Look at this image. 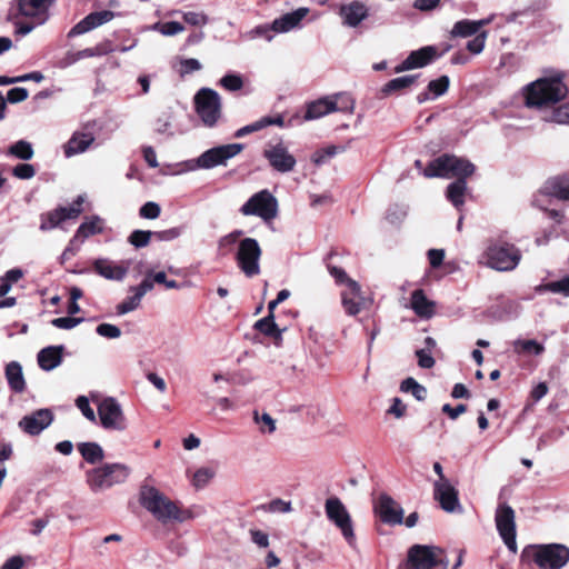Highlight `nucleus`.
<instances>
[{
  "label": "nucleus",
  "instance_id": "f257e3e1",
  "mask_svg": "<svg viewBox=\"0 0 569 569\" xmlns=\"http://www.w3.org/2000/svg\"><path fill=\"white\" fill-rule=\"evenodd\" d=\"M140 503L162 523L169 521L183 522L194 518V513L191 510L179 508L174 501L152 486L144 485L141 487Z\"/></svg>",
  "mask_w": 569,
  "mask_h": 569
},
{
  "label": "nucleus",
  "instance_id": "f03ea898",
  "mask_svg": "<svg viewBox=\"0 0 569 569\" xmlns=\"http://www.w3.org/2000/svg\"><path fill=\"white\" fill-rule=\"evenodd\" d=\"M567 96V87L560 74L540 78L525 89V102L529 108H543L555 104Z\"/></svg>",
  "mask_w": 569,
  "mask_h": 569
},
{
  "label": "nucleus",
  "instance_id": "7ed1b4c3",
  "mask_svg": "<svg viewBox=\"0 0 569 569\" xmlns=\"http://www.w3.org/2000/svg\"><path fill=\"white\" fill-rule=\"evenodd\" d=\"M521 559L540 569H561L569 562V548L561 543L531 545L522 550Z\"/></svg>",
  "mask_w": 569,
  "mask_h": 569
},
{
  "label": "nucleus",
  "instance_id": "20e7f679",
  "mask_svg": "<svg viewBox=\"0 0 569 569\" xmlns=\"http://www.w3.org/2000/svg\"><path fill=\"white\" fill-rule=\"evenodd\" d=\"M486 264L498 271H511L521 260L520 250L512 243L503 240H491L485 252Z\"/></svg>",
  "mask_w": 569,
  "mask_h": 569
},
{
  "label": "nucleus",
  "instance_id": "39448f33",
  "mask_svg": "<svg viewBox=\"0 0 569 569\" xmlns=\"http://www.w3.org/2000/svg\"><path fill=\"white\" fill-rule=\"evenodd\" d=\"M475 172V166L467 159L456 156L443 154L433 161L423 170L427 178H457L467 179Z\"/></svg>",
  "mask_w": 569,
  "mask_h": 569
},
{
  "label": "nucleus",
  "instance_id": "423d86ee",
  "mask_svg": "<svg viewBox=\"0 0 569 569\" xmlns=\"http://www.w3.org/2000/svg\"><path fill=\"white\" fill-rule=\"evenodd\" d=\"M130 475V468L123 463H106L86 473V481L93 492H100L114 485L122 483Z\"/></svg>",
  "mask_w": 569,
  "mask_h": 569
},
{
  "label": "nucleus",
  "instance_id": "0eeeda50",
  "mask_svg": "<svg viewBox=\"0 0 569 569\" xmlns=\"http://www.w3.org/2000/svg\"><path fill=\"white\" fill-rule=\"evenodd\" d=\"M408 569H448L443 549L437 546L413 545L407 553Z\"/></svg>",
  "mask_w": 569,
  "mask_h": 569
},
{
  "label": "nucleus",
  "instance_id": "6e6552de",
  "mask_svg": "<svg viewBox=\"0 0 569 569\" xmlns=\"http://www.w3.org/2000/svg\"><path fill=\"white\" fill-rule=\"evenodd\" d=\"M243 216H256L264 222L272 221L278 216V200L267 189L252 194L240 208Z\"/></svg>",
  "mask_w": 569,
  "mask_h": 569
},
{
  "label": "nucleus",
  "instance_id": "1a4fd4ad",
  "mask_svg": "<svg viewBox=\"0 0 569 569\" xmlns=\"http://www.w3.org/2000/svg\"><path fill=\"white\" fill-rule=\"evenodd\" d=\"M196 111L207 127H213L221 116V98L210 88H201L194 96Z\"/></svg>",
  "mask_w": 569,
  "mask_h": 569
},
{
  "label": "nucleus",
  "instance_id": "9d476101",
  "mask_svg": "<svg viewBox=\"0 0 569 569\" xmlns=\"http://www.w3.org/2000/svg\"><path fill=\"white\" fill-rule=\"evenodd\" d=\"M261 248L253 238H244L239 241L236 252V261L239 269L249 278L260 273Z\"/></svg>",
  "mask_w": 569,
  "mask_h": 569
},
{
  "label": "nucleus",
  "instance_id": "9b49d317",
  "mask_svg": "<svg viewBox=\"0 0 569 569\" xmlns=\"http://www.w3.org/2000/svg\"><path fill=\"white\" fill-rule=\"evenodd\" d=\"M325 511L327 518L335 523L347 542L352 546L356 540L352 520L341 500L337 497L328 498L325 503Z\"/></svg>",
  "mask_w": 569,
  "mask_h": 569
},
{
  "label": "nucleus",
  "instance_id": "f8f14e48",
  "mask_svg": "<svg viewBox=\"0 0 569 569\" xmlns=\"http://www.w3.org/2000/svg\"><path fill=\"white\" fill-rule=\"evenodd\" d=\"M98 417L106 430L124 431L128 428L121 405L112 397H107L98 403Z\"/></svg>",
  "mask_w": 569,
  "mask_h": 569
},
{
  "label": "nucleus",
  "instance_id": "ddd939ff",
  "mask_svg": "<svg viewBox=\"0 0 569 569\" xmlns=\"http://www.w3.org/2000/svg\"><path fill=\"white\" fill-rule=\"evenodd\" d=\"M495 522L499 536L505 545L512 552L517 551L516 542V515L515 510L507 502H500L495 513Z\"/></svg>",
  "mask_w": 569,
  "mask_h": 569
},
{
  "label": "nucleus",
  "instance_id": "4468645a",
  "mask_svg": "<svg viewBox=\"0 0 569 569\" xmlns=\"http://www.w3.org/2000/svg\"><path fill=\"white\" fill-rule=\"evenodd\" d=\"M243 150L242 143H230L211 148L197 158L190 169H211L239 154Z\"/></svg>",
  "mask_w": 569,
  "mask_h": 569
},
{
  "label": "nucleus",
  "instance_id": "2eb2a0df",
  "mask_svg": "<svg viewBox=\"0 0 569 569\" xmlns=\"http://www.w3.org/2000/svg\"><path fill=\"white\" fill-rule=\"evenodd\" d=\"M84 199L83 194H79L70 206L59 207L54 210L42 213L40 217V230L48 231L60 227V224L66 220L77 219L82 212Z\"/></svg>",
  "mask_w": 569,
  "mask_h": 569
},
{
  "label": "nucleus",
  "instance_id": "dca6fc26",
  "mask_svg": "<svg viewBox=\"0 0 569 569\" xmlns=\"http://www.w3.org/2000/svg\"><path fill=\"white\" fill-rule=\"evenodd\" d=\"M263 157L276 171L281 173L292 171L297 163L296 158L282 141L269 143L263 150Z\"/></svg>",
  "mask_w": 569,
  "mask_h": 569
},
{
  "label": "nucleus",
  "instance_id": "f3484780",
  "mask_svg": "<svg viewBox=\"0 0 569 569\" xmlns=\"http://www.w3.org/2000/svg\"><path fill=\"white\" fill-rule=\"evenodd\" d=\"M340 296L342 307L348 316H357L371 305V300L363 296L360 284L355 280H348V286L345 287Z\"/></svg>",
  "mask_w": 569,
  "mask_h": 569
},
{
  "label": "nucleus",
  "instance_id": "a211bd4d",
  "mask_svg": "<svg viewBox=\"0 0 569 569\" xmlns=\"http://www.w3.org/2000/svg\"><path fill=\"white\" fill-rule=\"evenodd\" d=\"M433 498L440 503V507L449 513L461 511L459 502L458 490L449 481H435L433 483Z\"/></svg>",
  "mask_w": 569,
  "mask_h": 569
},
{
  "label": "nucleus",
  "instance_id": "6ab92c4d",
  "mask_svg": "<svg viewBox=\"0 0 569 569\" xmlns=\"http://www.w3.org/2000/svg\"><path fill=\"white\" fill-rule=\"evenodd\" d=\"M338 14L343 26L358 28L370 17V8L362 1L353 0L340 4Z\"/></svg>",
  "mask_w": 569,
  "mask_h": 569
},
{
  "label": "nucleus",
  "instance_id": "aec40b11",
  "mask_svg": "<svg viewBox=\"0 0 569 569\" xmlns=\"http://www.w3.org/2000/svg\"><path fill=\"white\" fill-rule=\"evenodd\" d=\"M375 511L385 523L401 525L403 522L402 508L388 495L379 497Z\"/></svg>",
  "mask_w": 569,
  "mask_h": 569
},
{
  "label": "nucleus",
  "instance_id": "412c9836",
  "mask_svg": "<svg viewBox=\"0 0 569 569\" xmlns=\"http://www.w3.org/2000/svg\"><path fill=\"white\" fill-rule=\"evenodd\" d=\"M53 413L50 409H38L24 416L19 421V427L28 435L37 436L51 425Z\"/></svg>",
  "mask_w": 569,
  "mask_h": 569
},
{
  "label": "nucleus",
  "instance_id": "4be33fe9",
  "mask_svg": "<svg viewBox=\"0 0 569 569\" xmlns=\"http://www.w3.org/2000/svg\"><path fill=\"white\" fill-rule=\"evenodd\" d=\"M51 0H19L18 7L21 16L36 20L42 24L48 19V9Z\"/></svg>",
  "mask_w": 569,
  "mask_h": 569
},
{
  "label": "nucleus",
  "instance_id": "5701e85b",
  "mask_svg": "<svg viewBox=\"0 0 569 569\" xmlns=\"http://www.w3.org/2000/svg\"><path fill=\"white\" fill-rule=\"evenodd\" d=\"M114 13L109 10H102L92 12L79 21L68 33V37H76L83 34L106 22H109L113 18Z\"/></svg>",
  "mask_w": 569,
  "mask_h": 569
},
{
  "label": "nucleus",
  "instance_id": "b1692460",
  "mask_svg": "<svg viewBox=\"0 0 569 569\" xmlns=\"http://www.w3.org/2000/svg\"><path fill=\"white\" fill-rule=\"evenodd\" d=\"M436 57L435 47H423L412 51L400 64L395 68L396 72H402L415 68H422L433 60Z\"/></svg>",
  "mask_w": 569,
  "mask_h": 569
},
{
  "label": "nucleus",
  "instance_id": "393cba45",
  "mask_svg": "<svg viewBox=\"0 0 569 569\" xmlns=\"http://www.w3.org/2000/svg\"><path fill=\"white\" fill-rule=\"evenodd\" d=\"M23 277V272L19 268L8 270L0 278V309L2 308H11L16 305V298L13 297H4L12 288V286L18 282Z\"/></svg>",
  "mask_w": 569,
  "mask_h": 569
},
{
  "label": "nucleus",
  "instance_id": "a878e982",
  "mask_svg": "<svg viewBox=\"0 0 569 569\" xmlns=\"http://www.w3.org/2000/svg\"><path fill=\"white\" fill-rule=\"evenodd\" d=\"M337 97L338 96L326 97V98H321V99L310 102L307 106V111L303 117L305 120L309 121V120L319 119L323 116H327L331 112L337 111L338 110Z\"/></svg>",
  "mask_w": 569,
  "mask_h": 569
},
{
  "label": "nucleus",
  "instance_id": "bb28decb",
  "mask_svg": "<svg viewBox=\"0 0 569 569\" xmlns=\"http://www.w3.org/2000/svg\"><path fill=\"white\" fill-rule=\"evenodd\" d=\"M93 268L98 274L108 280L120 281L126 277L128 272V267L114 263L113 261L106 258L97 259L93 262Z\"/></svg>",
  "mask_w": 569,
  "mask_h": 569
},
{
  "label": "nucleus",
  "instance_id": "cd10ccee",
  "mask_svg": "<svg viewBox=\"0 0 569 569\" xmlns=\"http://www.w3.org/2000/svg\"><path fill=\"white\" fill-rule=\"evenodd\" d=\"M94 137L91 132L76 131L63 147L64 156L70 158L88 150L93 143Z\"/></svg>",
  "mask_w": 569,
  "mask_h": 569
},
{
  "label": "nucleus",
  "instance_id": "c85d7f7f",
  "mask_svg": "<svg viewBox=\"0 0 569 569\" xmlns=\"http://www.w3.org/2000/svg\"><path fill=\"white\" fill-rule=\"evenodd\" d=\"M63 346L46 347L38 353V363L46 371L53 370L62 361Z\"/></svg>",
  "mask_w": 569,
  "mask_h": 569
},
{
  "label": "nucleus",
  "instance_id": "c756f323",
  "mask_svg": "<svg viewBox=\"0 0 569 569\" xmlns=\"http://www.w3.org/2000/svg\"><path fill=\"white\" fill-rule=\"evenodd\" d=\"M307 8H299L293 12L286 13L272 22L271 29L276 32L290 31L299 24V22L307 16Z\"/></svg>",
  "mask_w": 569,
  "mask_h": 569
},
{
  "label": "nucleus",
  "instance_id": "7c9ffc66",
  "mask_svg": "<svg viewBox=\"0 0 569 569\" xmlns=\"http://www.w3.org/2000/svg\"><path fill=\"white\" fill-rule=\"evenodd\" d=\"M410 306L420 318H430L435 313V303L430 301L423 290H415L411 295Z\"/></svg>",
  "mask_w": 569,
  "mask_h": 569
},
{
  "label": "nucleus",
  "instance_id": "2f4dec72",
  "mask_svg": "<svg viewBox=\"0 0 569 569\" xmlns=\"http://www.w3.org/2000/svg\"><path fill=\"white\" fill-rule=\"evenodd\" d=\"M6 378L10 389L17 393L24 391L26 381L22 373V367L19 362L12 361L6 367Z\"/></svg>",
  "mask_w": 569,
  "mask_h": 569
},
{
  "label": "nucleus",
  "instance_id": "473e14b6",
  "mask_svg": "<svg viewBox=\"0 0 569 569\" xmlns=\"http://www.w3.org/2000/svg\"><path fill=\"white\" fill-rule=\"evenodd\" d=\"M111 49H109L106 44H98L94 48H87L83 50H79L77 52H69L67 53L66 58L62 61V67L71 66L76 63L79 60L91 58V57H98V56H104L109 53Z\"/></svg>",
  "mask_w": 569,
  "mask_h": 569
},
{
  "label": "nucleus",
  "instance_id": "72a5a7b5",
  "mask_svg": "<svg viewBox=\"0 0 569 569\" xmlns=\"http://www.w3.org/2000/svg\"><path fill=\"white\" fill-rule=\"evenodd\" d=\"M449 83L450 81L447 76H441L440 78L430 81L428 84V91L421 92L417 96L418 102L423 103L425 101L431 98L435 99L442 96L443 93L447 92Z\"/></svg>",
  "mask_w": 569,
  "mask_h": 569
},
{
  "label": "nucleus",
  "instance_id": "f704fd0d",
  "mask_svg": "<svg viewBox=\"0 0 569 569\" xmlns=\"http://www.w3.org/2000/svg\"><path fill=\"white\" fill-rule=\"evenodd\" d=\"M545 191L561 200H569V176L551 178L545 186Z\"/></svg>",
  "mask_w": 569,
  "mask_h": 569
},
{
  "label": "nucleus",
  "instance_id": "c9c22d12",
  "mask_svg": "<svg viewBox=\"0 0 569 569\" xmlns=\"http://www.w3.org/2000/svg\"><path fill=\"white\" fill-rule=\"evenodd\" d=\"M487 23H488V20H478V21L468 20V19L460 20L455 23V26L451 30V34L453 37H462V38L470 37V36L477 34L478 31L480 30V28Z\"/></svg>",
  "mask_w": 569,
  "mask_h": 569
},
{
  "label": "nucleus",
  "instance_id": "e433bc0d",
  "mask_svg": "<svg viewBox=\"0 0 569 569\" xmlns=\"http://www.w3.org/2000/svg\"><path fill=\"white\" fill-rule=\"evenodd\" d=\"M467 190V181L465 179H457L451 182L447 188V199L457 208L460 209L465 203V192Z\"/></svg>",
  "mask_w": 569,
  "mask_h": 569
},
{
  "label": "nucleus",
  "instance_id": "4c0bfd02",
  "mask_svg": "<svg viewBox=\"0 0 569 569\" xmlns=\"http://www.w3.org/2000/svg\"><path fill=\"white\" fill-rule=\"evenodd\" d=\"M102 220L99 217L93 216L79 226L74 237L83 243V241L90 236L102 232Z\"/></svg>",
  "mask_w": 569,
  "mask_h": 569
},
{
  "label": "nucleus",
  "instance_id": "58836bf2",
  "mask_svg": "<svg viewBox=\"0 0 569 569\" xmlns=\"http://www.w3.org/2000/svg\"><path fill=\"white\" fill-rule=\"evenodd\" d=\"M78 450L83 459L92 465L101 461L104 458L103 449L97 442L79 443Z\"/></svg>",
  "mask_w": 569,
  "mask_h": 569
},
{
  "label": "nucleus",
  "instance_id": "ea45409f",
  "mask_svg": "<svg viewBox=\"0 0 569 569\" xmlns=\"http://www.w3.org/2000/svg\"><path fill=\"white\" fill-rule=\"evenodd\" d=\"M254 328L264 336L273 338L274 340H281L282 331L276 325L273 315H268L267 317L258 320L254 323Z\"/></svg>",
  "mask_w": 569,
  "mask_h": 569
},
{
  "label": "nucleus",
  "instance_id": "a19ab883",
  "mask_svg": "<svg viewBox=\"0 0 569 569\" xmlns=\"http://www.w3.org/2000/svg\"><path fill=\"white\" fill-rule=\"evenodd\" d=\"M417 79H418V76H416V74H408V76H402V77L391 79L382 87L381 92L383 94L388 96L392 92L407 89V88L411 87L416 82Z\"/></svg>",
  "mask_w": 569,
  "mask_h": 569
},
{
  "label": "nucleus",
  "instance_id": "79ce46f5",
  "mask_svg": "<svg viewBox=\"0 0 569 569\" xmlns=\"http://www.w3.org/2000/svg\"><path fill=\"white\" fill-rule=\"evenodd\" d=\"M515 351L518 353H528V355H541L545 350V347L539 343L537 340L529 339L522 340L518 339L513 342Z\"/></svg>",
  "mask_w": 569,
  "mask_h": 569
},
{
  "label": "nucleus",
  "instance_id": "37998d69",
  "mask_svg": "<svg viewBox=\"0 0 569 569\" xmlns=\"http://www.w3.org/2000/svg\"><path fill=\"white\" fill-rule=\"evenodd\" d=\"M253 421L261 433L271 435L276 431V420L267 412L253 411Z\"/></svg>",
  "mask_w": 569,
  "mask_h": 569
},
{
  "label": "nucleus",
  "instance_id": "c03bdc74",
  "mask_svg": "<svg viewBox=\"0 0 569 569\" xmlns=\"http://www.w3.org/2000/svg\"><path fill=\"white\" fill-rule=\"evenodd\" d=\"M400 390L410 392L418 401H422L427 397V389L411 377L401 382Z\"/></svg>",
  "mask_w": 569,
  "mask_h": 569
},
{
  "label": "nucleus",
  "instance_id": "a18cd8bd",
  "mask_svg": "<svg viewBox=\"0 0 569 569\" xmlns=\"http://www.w3.org/2000/svg\"><path fill=\"white\" fill-rule=\"evenodd\" d=\"M538 292L549 291L552 293H561L569 297V276L561 278L560 280L540 284L536 289Z\"/></svg>",
  "mask_w": 569,
  "mask_h": 569
},
{
  "label": "nucleus",
  "instance_id": "49530a36",
  "mask_svg": "<svg viewBox=\"0 0 569 569\" xmlns=\"http://www.w3.org/2000/svg\"><path fill=\"white\" fill-rule=\"evenodd\" d=\"M8 154L21 160H29L33 157V149L31 143L28 141L19 140L18 142L10 146Z\"/></svg>",
  "mask_w": 569,
  "mask_h": 569
},
{
  "label": "nucleus",
  "instance_id": "de8ad7c7",
  "mask_svg": "<svg viewBox=\"0 0 569 569\" xmlns=\"http://www.w3.org/2000/svg\"><path fill=\"white\" fill-rule=\"evenodd\" d=\"M219 84L227 91H239L243 87V79L238 73H227L219 80Z\"/></svg>",
  "mask_w": 569,
  "mask_h": 569
},
{
  "label": "nucleus",
  "instance_id": "09e8293b",
  "mask_svg": "<svg viewBox=\"0 0 569 569\" xmlns=\"http://www.w3.org/2000/svg\"><path fill=\"white\" fill-rule=\"evenodd\" d=\"M152 236H154L153 231L134 230L130 233L128 241L137 249L144 248L150 243Z\"/></svg>",
  "mask_w": 569,
  "mask_h": 569
},
{
  "label": "nucleus",
  "instance_id": "8fccbe9b",
  "mask_svg": "<svg viewBox=\"0 0 569 569\" xmlns=\"http://www.w3.org/2000/svg\"><path fill=\"white\" fill-rule=\"evenodd\" d=\"M141 300L142 297L139 293L133 292L132 296L127 297L121 303L117 306V313L122 316L136 310L140 306Z\"/></svg>",
  "mask_w": 569,
  "mask_h": 569
},
{
  "label": "nucleus",
  "instance_id": "3c124183",
  "mask_svg": "<svg viewBox=\"0 0 569 569\" xmlns=\"http://www.w3.org/2000/svg\"><path fill=\"white\" fill-rule=\"evenodd\" d=\"M214 475L216 472L212 468H200L194 472L192 483L198 489L203 488L209 483V481L214 477Z\"/></svg>",
  "mask_w": 569,
  "mask_h": 569
},
{
  "label": "nucleus",
  "instance_id": "603ef678",
  "mask_svg": "<svg viewBox=\"0 0 569 569\" xmlns=\"http://www.w3.org/2000/svg\"><path fill=\"white\" fill-rule=\"evenodd\" d=\"M153 29L158 30L163 36L171 37L182 32L184 27L180 22L169 21L164 23H156Z\"/></svg>",
  "mask_w": 569,
  "mask_h": 569
},
{
  "label": "nucleus",
  "instance_id": "864d4df0",
  "mask_svg": "<svg viewBox=\"0 0 569 569\" xmlns=\"http://www.w3.org/2000/svg\"><path fill=\"white\" fill-rule=\"evenodd\" d=\"M548 120L558 124H569V103L556 108Z\"/></svg>",
  "mask_w": 569,
  "mask_h": 569
},
{
  "label": "nucleus",
  "instance_id": "5fc2aeb1",
  "mask_svg": "<svg viewBox=\"0 0 569 569\" xmlns=\"http://www.w3.org/2000/svg\"><path fill=\"white\" fill-rule=\"evenodd\" d=\"M338 153V147L329 146L322 150H318L312 154V162L317 166H321L327 162L328 159L332 158Z\"/></svg>",
  "mask_w": 569,
  "mask_h": 569
},
{
  "label": "nucleus",
  "instance_id": "6e6d98bb",
  "mask_svg": "<svg viewBox=\"0 0 569 569\" xmlns=\"http://www.w3.org/2000/svg\"><path fill=\"white\" fill-rule=\"evenodd\" d=\"M76 406L89 421H97V416L93 409L90 407L89 399L86 396H79L76 399Z\"/></svg>",
  "mask_w": 569,
  "mask_h": 569
},
{
  "label": "nucleus",
  "instance_id": "4d7b16f0",
  "mask_svg": "<svg viewBox=\"0 0 569 569\" xmlns=\"http://www.w3.org/2000/svg\"><path fill=\"white\" fill-rule=\"evenodd\" d=\"M96 332L99 336L108 338V339H117L121 336L120 328L117 327L116 325H111V323H100L96 328Z\"/></svg>",
  "mask_w": 569,
  "mask_h": 569
},
{
  "label": "nucleus",
  "instance_id": "13d9d810",
  "mask_svg": "<svg viewBox=\"0 0 569 569\" xmlns=\"http://www.w3.org/2000/svg\"><path fill=\"white\" fill-rule=\"evenodd\" d=\"M12 174L22 180H28L34 177L36 169L30 163H19L12 169Z\"/></svg>",
  "mask_w": 569,
  "mask_h": 569
},
{
  "label": "nucleus",
  "instance_id": "bf43d9fd",
  "mask_svg": "<svg viewBox=\"0 0 569 569\" xmlns=\"http://www.w3.org/2000/svg\"><path fill=\"white\" fill-rule=\"evenodd\" d=\"M81 244V240L73 236L60 257L61 263H64L70 258L74 257L80 250Z\"/></svg>",
  "mask_w": 569,
  "mask_h": 569
},
{
  "label": "nucleus",
  "instance_id": "052dcab7",
  "mask_svg": "<svg viewBox=\"0 0 569 569\" xmlns=\"http://www.w3.org/2000/svg\"><path fill=\"white\" fill-rule=\"evenodd\" d=\"M160 212V206L153 201L146 202L139 210L140 217L144 219H157Z\"/></svg>",
  "mask_w": 569,
  "mask_h": 569
},
{
  "label": "nucleus",
  "instance_id": "680f3d73",
  "mask_svg": "<svg viewBox=\"0 0 569 569\" xmlns=\"http://www.w3.org/2000/svg\"><path fill=\"white\" fill-rule=\"evenodd\" d=\"M83 321L82 318L61 317L51 321L52 326L59 329L70 330Z\"/></svg>",
  "mask_w": 569,
  "mask_h": 569
},
{
  "label": "nucleus",
  "instance_id": "e2e57ef3",
  "mask_svg": "<svg viewBox=\"0 0 569 569\" xmlns=\"http://www.w3.org/2000/svg\"><path fill=\"white\" fill-rule=\"evenodd\" d=\"M153 286H154V281L151 277V272H147V274H146L144 279L141 281V283L138 286H134V287H130L129 291L137 292L143 298V296L147 292H149L153 289Z\"/></svg>",
  "mask_w": 569,
  "mask_h": 569
},
{
  "label": "nucleus",
  "instance_id": "0e129e2a",
  "mask_svg": "<svg viewBox=\"0 0 569 569\" xmlns=\"http://www.w3.org/2000/svg\"><path fill=\"white\" fill-rule=\"evenodd\" d=\"M486 38V32L477 33L473 39L468 41L467 49L473 54L480 53L485 48Z\"/></svg>",
  "mask_w": 569,
  "mask_h": 569
},
{
  "label": "nucleus",
  "instance_id": "69168bd1",
  "mask_svg": "<svg viewBox=\"0 0 569 569\" xmlns=\"http://www.w3.org/2000/svg\"><path fill=\"white\" fill-rule=\"evenodd\" d=\"M28 96H29V93L26 88L16 87V88L10 89L7 92V97H4V98L10 103H18V102L24 101L28 98Z\"/></svg>",
  "mask_w": 569,
  "mask_h": 569
},
{
  "label": "nucleus",
  "instance_id": "338daca9",
  "mask_svg": "<svg viewBox=\"0 0 569 569\" xmlns=\"http://www.w3.org/2000/svg\"><path fill=\"white\" fill-rule=\"evenodd\" d=\"M432 352L427 351L426 349H419L416 351V356L418 358V366L422 369H430L435 366V359L431 355Z\"/></svg>",
  "mask_w": 569,
  "mask_h": 569
},
{
  "label": "nucleus",
  "instance_id": "774afa93",
  "mask_svg": "<svg viewBox=\"0 0 569 569\" xmlns=\"http://www.w3.org/2000/svg\"><path fill=\"white\" fill-rule=\"evenodd\" d=\"M183 20L191 26H204L208 23V17L202 12H184Z\"/></svg>",
  "mask_w": 569,
  "mask_h": 569
}]
</instances>
